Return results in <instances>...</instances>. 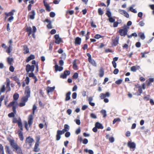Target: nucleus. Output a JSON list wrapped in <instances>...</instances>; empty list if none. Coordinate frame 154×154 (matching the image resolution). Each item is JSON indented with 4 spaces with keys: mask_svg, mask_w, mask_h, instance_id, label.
Here are the masks:
<instances>
[{
    "mask_svg": "<svg viewBox=\"0 0 154 154\" xmlns=\"http://www.w3.org/2000/svg\"><path fill=\"white\" fill-rule=\"evenodd\" d=\"M13 100L7 106V108H10L12 106L18 107L19 104L17 101L19 97V94L15 93L13 95Z\"/></svg>",
    "mask_w": 154,
    "mask_h": 154,
    "instance_id": "f257e3e1",
    "label": "nucleus"
},
{
    "mask_svg": "<svg viewBox=\"0 0 154 154\" xmlns=\"http://www.w3.org/2000/svg\"><path fill=\"white\" fill-rule=\"evenodd\" d=\"M15 12V10H12L11 11L8 13L5 12L4 14L5 15V20L8 17H10L8 19V21L10 22H11L14 19V17L13 16L14 13Z\"/></svg>",
    "mask_w": 154,
    "mask_h": 154,
    "instance_id": "f03ea898",
    "label": "nucleus"
},
{
    "mask_svg": "<svg viewBox=\"0 0 154 154\" xmlns=\"http://www.w3.org/2000/svg\"><path fill=\"white\" fill-rule=\"evenodd\" d=\"M8 140L9 141L11 146L12 147L16 150H17L19 148V146L17 144L15 143L14 139L10 138H8Z\"/></svg>",
    "mask_w": 154,
    "mask_h": 154,
    "instance_id": "7ed1b4c3",
    "label": "nucleus"
},
{
    "mask_svg": "<svg viewBox=\"0 0 154 154\" xmlns=\"http://www.w3.org/2000/svg\"><path fill=\"white\" fill-rule=\"evenodd\" d=\"M29 98L25 96L22 97L20 102V107H23L26 105V103L28 101Z\"/></svg>",
    "mask_w": 154,
    "mask_h": 154,
    "instance_id": "20e7f679",
    "label": "nucleus"
},
{
    "mask_svg": "<svg viewBox=\"0 0 154 154\" xmlns=\"http://www.w3.org/2000/svg\"><path fill=\"white\" fill-rule=\"evenodd\" d=\"M67 131H65L64 130V128L62 130H58L57 131V134L56 135V140L57 141L59 140L61 138V135L64 134L65 132Z\"/></svg>",
    "mask_w": 154,
    "mask_h": 154,
    "instance_id": "39448f33",
    "label": "nucleus"
},
{
    "mask_svg": "<svg viewBox=\"0 0 154 154\" xmlns=\"http://www.w3.org/2000/svg\"><path fill=\"white\" fill-rule=\"evenodd\" d=\"M35 67V66L34 65L31 66L30 65L28 64L26 66V71L27 73L30 71L32 72H33L34 70Z\"/></svg>",
    "mask_w": 154,
    "mask_h": 154,
    "instance_id": "423d86ee",
    "label": "nucleus"
},
{
    "mask_svg": "<svg viewBox=\"0 0 154 154\" xmlns=\"http://www.w3.org/2000/svg\"><path fill=\"white\" fill-rule=\"evenodd\" d=\"M11 107H12V109H13V112H11L8 115V116L9 118H14L15 116V114L16 113V109L18 107L15 106H12Z\"/></svg>",
    "mask_w": 154,
    "mask_h": 154,
    "instance_id": "0eeeda50",
    "label": "nucleus"
},
{
    "mask_svg": "<svg viewBox=\"0 0 154 154\" xmlns=\"http://www.w3.org/2000/svg\"><path fill=\"white\" fill-rule=\"evenodd\" d=\"M54 38L55 39V43L59 44L60 42H63V41L61 38L60 37L59 35L58 34H56L54 35Z\"/></svg>",
    "mask_w": 154,
    "mask_h": 154,
    "instance_id": "6e6552de",
    "label": "nucleus"
},
{
    "mask_svg": "<svg viewBox=\"0 0 154 154\" xmlns=\"http://www.w3.org/2000/svg\"><path fill=\"white\" fill-rule=\"evenodd\" d=\"M30 89L29 86H27L26 87L24 92V94L26 95L25 96L29 98L30 97Z\"/></svg>",
    "mask_w": 154,
    "mask_h": 154,
    "instance_id": "1a4fd4ad",
    "label": "nucleus"
},
{
    "mask_svg": "<svg viewBox=\"0 0 154 154\" xmlns=\"http://www.w3.org/2000/svg\"><path fill=\"white\" fill-rule=\"evenodd\" d=\"M70 73L69 70H65L63 73H61L60 75V78L64 79L66 78L67 76L69 75Z\"/></svg>",
    "mask_w": 154,
    "mask_h": 154,
    "instance_id": "9d476101",
    "label": "nucleus"
},
{
    "mask_svg": "<svg viewBox=\"0 0 154 154\" xmlns=\"http://www.w3.org/2000/svg\"><path fill=\"white\" fill-rule=\"evenodd\" d=\"M119 36L118 35L115 38L114 40H112V45L113 46H116L119 44Z\"/></svg>",
    "mask_w": 154,
    "mask_h": 154,
    "instance_id": "9b49d317",
    "label": "nucleus"
},
{
    "mask_svg": "<svg viewBox=\"0 0 154 154\" xmlns=\"http://www.w3.org/2000/svg\"><path fill=\"white\" fill-rule=\"evenodd\" d=\"M128 146L130 149H133L134 150L136 148V144L134 142H131L129 141L128 143Z\"/></svg>",
    "mask_w": 154,
    "mask_h": 154,
    "instance_id": "f8f14e48",
    "label": "nucleus"
},
{
    "mask_svg": "<svg viewBox=\"0 0 154 154\" xmlns=\"http://www.w3.org/2000/svg\"><path fill=\"white\" fill-rule=\"evenodd\" d=\"M110 95V93L109 92H106L105 94L103 93H101L100 94V97L101 99H103L106 97H109Z\"/></svg>",
    "mask_w": 154,
    "mask_h": 154,
    "instance_id": "ddd939ff",
    "label": "nucleus"
},
{
    "mask_svg": "<svg viewBox=\"0 0 154 154\" xmlns=\"http://www.w3.org/2000/svg\"><path fill=\"white\" fill-rule=\"evenodd\" d=\"M33 118L32 114L29 115L28 118V123L29 127H30L32 123V120Z\"/></svg>",
    "mask_w": 154,
    "mask_h": 154,
    "instance_id": "4468645a",
    "label": "nucleus"
},
{
    "mask_svg": "<svg viewBox=\"0 0 154 154\" xmlns=\"http://www.w3.org/2000/svg\"><path fill=\"white\" fill-rule=\"evenodd\" d=\"M43 3L47 11L49 12L51 11V8L49 5L47 3L45 0H44Z\"/></svg>",
    "mask_w": 154,
    "mask_h": 154,
    "instance_id": "2eb2a0df",
    "label": "nucleus"
},
{
    "mask_svg": "<svg viewBox=\"0 0 154 154\" xmlns=\"http://www.w3.org/2000/svg\"><path fill=\"white\" fill-rule=\"evenodd\" d=\"M33 141V139L30 136L26 138V143L29 144L30 145Z\"/></svg>",
    "mask_w": 154,
    "mask_h": 154,
    "instance_id": "dca6fc26",
    "label": "nucleus"
},
{
    "mask_svg": "<svg viewBox=\"0 0 154 154\" xmlns=\"http://www.w3.org/2000/svg\"><path fill=\"white\" fill-rule=\"evenodd\" d=\"M55 70L56 72L59 71L60 72L63 69V67L62 66H59L57 64H56L55 66Z\"/></svg>",
    "mask_w": 154,
    "mask_h": 154,
    "instance_id": "f3484780",
    "label": "nucleus"
},
{
    "mask_svg": "<svg viewBox=\"0 0 154 154\" xmlns=\"http://www.w3.org/2000/svg\"><path fill=\"white\" fill-rule=\"evenodd\" d=\"M81 38L79 37H77L75 39V45H80L81 42Z\"/></svg>",
    "mask_w": 154,
    "mask_h": 154,
    "instance_id": "a211bd4d",
    "label": "nucleus"
},
{
    "mask_svg": "<svg viewBox=\"0 0 154 154\" xmlns=\"http://www.w3.org/2000/svg\"><path fill=\"white\" fill-rule=\"evenodd\" d=\"M119 32L120 35L121 36H125L127 35L128 32H125V31L123 30V29H120L119 30Z\"/></svg>",
    "mask_w": 154,
    "mask_h": 154,
    "instance_id": "6ab92c4d",
    "label": "nucleus"
},
{
    "mask_svg": "<svg viewBox=\"0 0 154 154\" xmlns=\"http://www.w3.org/2000/svg\"><path fill=\"white\" fill-rule=\"evenodd\" d=\"M29 14V18L33 20L35 18V11L32 10L30 12Z\"/></svg>",
    "mask_w": 154,
    "mask_h": 154,
    "instance_id": "aec40b11",
    "label": "nucleus"
},
{
    "mask_svg": "<svg viewBox=\"0 0 154 154\" xmlns=\"http://www.w3.org/2000/svg\"><path fill=\"white\" fill-rule=\"evenodd\" d=\"M71 94L70 91L68 92L66 94V98L65 100V101H67L70 99L71 97L70 95Z\"/></svg>",
    "mask_w": 154,
    "mask_h": 154,
    "instance_id": "412c9836",
    "label": "nucleus"
},
{
    "mask_svg": "<svg viewBox=\"0 0 154 154\" xmlns=\"http://www.w3.org/2000/svg\"><path fill=\"white\" fill-rule=\"evenodd\" d=\"M95 126L98 129H103V126L102 124L98 122L95 123Z\"/></svg>",
    "mask_w": 154,
    "mask_h": 154,
    "instance_id": "4be33fe9",
    "label": "nucleus"
},
{
    "mask_svg": "<svg viewBox=\"0 0 154 154\" xmlns=\"http://www.w3.org/2000/svg\"><path fill=\"white\" fill-rule=\"evenodd\" d=\"M35 58V57L34 55L33 54H31L30 56L28 57L26 60V62H28L31 60L34 59Z\"/></svg>",
    "mask_w": 154,
    "mask_h": 154,
    "instance_id": "5701e85b",
    "label": "nucleus"
},
{
    "mask_svg": "<svg viewBox=\"0 0 154 154\" xmlns=\"http://www.w3.org/2000/svg\"><path fill=\"white\" fill-rule=\"evenodd\" d=\"M55 88V86H54L52 87H48L47 90L48 93V94L49 93L53 92V91L54 90Z\"/></svg>",
    "mask_w": 154,
    "mask_h": 154,
    "instance_id": "b1692460",
    "label": "nucleus"
},
{
    "mask_svg": "<svg viewBox=\"0 0 154 154\" xmlns=\"http://www.w3.org/2000/svg\"><path fill=\"white\" fill-rule=\"evenodd\" d=\"M134 5H132L130 7L129 10L131 12L134 13H137V10L133 8L134 7Z\"/></svg>",
    "mask_w": 154,
    "mask_h": 154,
    "instance_id": "393cba45",
    "label": "nucleus"
},
{
    "mask_svg": "<svg viewBox=\"0 0 154 154\" xmlns=\"http://www.w3.org/2000/svg\"><path fill=\"white\" fill-rule=\"evenodd\" d=\"M12 122L13 123H17L18 126L19 127V119H18L17 118L14 117L13 119Z\"/></svg>",
    "mask_w": 154,
    "mask_h": 154,
    "instance_id": "a878e982",
    "label": "nucleus"
},
{
    "mask_svg": "<svg viewBox=\"0 0 154 154\" xmlns=\"http://www.w3.org/2000/svg\"><path fill=\"white\" fill-rule=\"evenodd\" d=\"M13 61V59L12 58L9 57L7 58V62L10 65H12V62Z\"/></svg>",
    "mask_w": 154,
    "mask_h": 154,
    "instance_id": "bb28decb",
    "label": "nucleus"
},
{
    "mask_svg": "<svg viewBox=\"0 0 154 154\" xmlns=\"http://www.w3.org/2000/svg\"><path fill=\"white\" fill-rule=\"evenodd\" d=\"M11 79L15 81L19 85V80L17 76H12L11 77Z\"/></svg>",
    "mask_w": 154,
    "mask_h": 154,
    "instance_id": "cd10ccee",
    "label": "nucleus"
},
{
    "mask_svg": "<svg viewBox=\"0 0 154 154\" xmlns=\"http://www.w3.org/2000/svg\"><path fill=\"white\" fill-rule=\"evenodd\" d=\"M138 35L142 40H144L145 38L144 34L143 33L140 32L139 33Z\"/></svg>",
    "mask_w": 154,
    "mask_h": 154,
    "instance_id": "c85d7f7f",
    "label": "nucleus"
},
{
    "mask_svg": "<svg viewBox=\"0 0 154 154\" xmlns=\"http://www.w3.org/2000/svg\"><path fill=\"white\" fill-rule=\"evenodd\" d=\"M12 50V47L11 46H9L6 50V52L8 54H10L11 51Z\"/></svg>",
    "mask_w": 154,
    "mask_h": 154,
    "instance_id": "c756f323",
    "label": "nucleus"
},
{
    "mask_svg": "<svg viewBox=\"0 0 154 154\" xmlns=\"http://www.w3.org/2000/svg\"><path fill=\"white\" fill-rule=\"evenodd\" d=\"M104 74V71L103 69H100L99 71V75L100 77H102L103 76Z\"/></svg>",
    "mask_w": 154,
    "mask_h": 154,
    "instance_id": "7c9ffc66",
    "label": "nucleus"
},
{
    "mask_svg": "<svg viewBox=\"0 0 154 154\" xmlns=\"http://www.w3.org/2000/svg\"><path fill=\"white\" fill-rule=\"evenodd\" d=\"M100 112L102 114H103V118H105L106 117V116H107V115H106V112L105 110L102 109L101 110Z\"/></svg>",
    "mask_w": 154,
    "mask_h": 154,
    "instance_id": "2f4dec72",
    "label": "nucleus"
},
{
    "mask_svg": "<svg viewBox=\"0 0 154 154\" xmlns=\"http://www.w3.org/2000/svg\"><path fill=\"white\" fill-rule=\"evenodd\" d=\"M5 149H6V152L8 154H11V150L9 146H5Z\"/></svg>",
    "mask_w": 154,
    "mask_h": 154,
    "instance_id": "473e14b6",
    "label": "nucleus"
},
{
    "mask_svg": "<svg viewBox=\"0 0 154 154\" xmlns=\"http://www.w3.org/2000/svg\"><path fill=\"white\" fill-rule=\"evenodd\" d=\"M88 61L91 63L93 66H97V63L94 60L91 59V60H88Z\"/></svg>",
    "mask_w": 154,
    "mask_h": 154,
    "instance_id": "72a5a7b5",
    "label": "nucleus"
},
{
    "mask_svg": "<svg viewBox=\"0 0 154 154\" xmlns=\"http://www.w3.org/2000/svg\"><path fill=\"white\" fill-rule=\"evenodd\" d=\"M85 152H88L90 154H94L93 151L91 149L88 150L87 149H85L84 150Z\"/></svg>",
    "mask_w": 154,
    "mask_h": 154,
    "instance_id": "f704fd0d",
    "label": "nucleus"
},
{
    "mask_svg": "<svg viewBox=\"0 0 154 154\" xmlns=\"http://www.w3.org/2000/svg\"><path fill=\"white\" fill-rule=\"evenodd\" d=\"M0 154H5L3 147L1 144H0Z\"/></svg>",
    "mask_w": 154,
    "mask_h": 154,
    "instance_id": "c9c22d12",
    "label": "nucleus"
},
{
    "mask_svg": "<svg viewBox=\"0 0 154 154\" xmlns=\"http://www.w3.org/2000/svg\"><path fill=\"white\" fill-rule=\"evenodd\" d=\"M64 130L65 131H68L70 129L69 126L67 124H65L64 125Z\"/></svg>",
    "mask_w": 154,
    "mask_h": 154,
    "instance_id": "e433bc0d",
    "label": "nucleus"
},
{
    "mask_svg": "<svg viewBox=\"0 0 154 154\" xmlns=\"http://www.w3.org/2000/svg\"><path fill=\"white\" fill-rule=\"evenodd\" d=\"M106 14L108 18L111 17V13L109 9L106 11Z\"/></svg>",
    "mask_w": 154,
    "mask_h": 154,
    "instance_id": "4c0bfd02",
    "label": "nucleus"
},
{
    "mask_svg": "<svg viewBox=\"0 0 154 154\" xmlns=\"http://www.w3.org/2000/svg\"><path fill=\"white\" fill-rule=\"evenodd\" d=\"M77 67L76 62L75 60L73 63V67L74 69H76Z\"/></svg>",
    "mask_w": 154,
    "mask_h": 154,
    "instance_id": "58836bf2",
    "label": "nucleus"
},
{
    "mask_svg": "<svg viewBox=\"0 0 154 154\" xmlns=\"http://www.w3.org/2000/svg\"><path fill=\"white\" fill-rule=\"evenodd\" d=\"M98 14L100 15H102L104 13L103 11L100 8H98Z\"/></svg>",
    "mask_w": 154,
    "mask_h": 154,
    "instance_id": "ea45409f",
    "label": "nucleus"
},
{
    "mask_svg": "<svg viewBox=\"0 0 154 154\" xmlns=\"http://www.w3.org/2000/svg\"><path fill=\"white\" fill-rule=\"evenodd\" d=\"M54 43L53 42H50L49 47V50H50L51 51L52 50L53 48V45H54Z\"/></svg>",
    "mask_w": 154,
    "mask_h": 154,
    "instance_id": "a19ab883",
    "label": "nucleus"
},
{
    "mask_svg": "<svg viewBox=\"0 0 154 154\" xmlns=\"http://www.w3.org/2000/svg\"><path fill=\"white\" fill-rule=\"evenodd\" d=\"M121 121V119L119 118H116L113 121V124H115L117 122H119Z\"/></svg>",
    "mask_w": 154,
    "mask_h": 154,
    "instance_id": "79ce46f5",
    "label": "nucleus"
},
{
    "mask_svg": "<svg viewBox=\"0 0 154 154\" xmlns=\"http://www.w3.org/2000/svg\"><path fill=\"white\" fill-rule=\"evenodd\" d=\"M108 20L111 23L114 22L115 20V19L112 17L109 18Z\"/></svg>",
    "mask_w": 154,
    "mask_h": 154,
    "instance_id": "37998d69",
    "label": "nucleus"
},
{
    "mask_svg": "<svg viewBox=\"0 0 154 154\" xmlns=\"http://www.w3.org/2000/svg\"><path fill=\"white\" fill-rule=\"evenodd\" d=\"M23 133L22 131H20V140L23 141Z\"/></svg>",
    "mask_w": 154,
    "mask_h": 154,
    "instance_id": "c03bdc74",
    "label": "nucleus"
},
{
    "mask_svg": "<svg viewBox=\"0 0 154 154\" xmlns=\"http://www.w3.org/2000/svg\"><path fill=\"white\" fill-rule=\"evenodd\" d=\"M78 77V74L77 72H75L74 73L72 76V77L73 79H76Z\"/></svg>",
    "mask_w": 154,
    "mask_h": 154,
    "instance_id": "a18cd8bd",
    "label": "nucleus"
},
{
    "mask_svg": "<svg viewBox=\"0 0 154 154\" xmlns=\"http://www.w3.org/2000/svg\"><path fill=\"white\" fill-rule=\"evenodd\" d=\"M122 82V80L121 79H119L116 81L115 82V83L117 85H120L121 84Z\"/></svg>",
    "mask_w": 154,
    "mask_h": 154,
    "instance_id": "49530a36",
    "label": "nucleus"
},
{
    "mask_svg": "<svg viewBox=\"0 0 154 154\" xmlns=\"http://www.w3.org/2000/svg\"><path fill=\"white\" fill-rule=\"evenodd\" d=\"M139 89L138 91L139 92V94H138V96L140 95L142 93L143 91L142 89V88L140 86L138 87Z\"/></svg>",
    "mask_w": 154,
    "mask_h": 154,
    "instance_id": "de8ad7c7",
    "label": "nucleus"
},
{
    "mask_svg": "<svg viewBox=\"0 0 154 154\" xmlns=\"http://www.w3.org/2000/svg\"><path fill=\"white\" fill-rule=\"evenodd\" d=\"M119 12L120 13L122 14V15H124V14L125 13L126 11L124 10H122L121 9H119Z\"/></svg>",
    "mask_w": 154,
    "mask_h": 154,
    "instance_id": "09e8293b",
    "label": "nucleus"
},
{
    "mask_svg": "<svg viewBox=\"0 0 154 154\" xmlns=\"http://www.w3.org/2000/svg\"><path fill=\"white\" fill-rule=\"evenodd\" d=\"M131 70L133 72H135L137 70L136 67L135 66H132L131 69Z\"/></svg>",
    "mask_w": 154,
    "mask_h": 154,
    "instance_id": "8fccbe9b",
    "label": "nucleus"
},
{
    "mask_svg": "<svg viewBox=\"0 0 154 154\" xmlns=\"http://www.w3.org/2000/svg\"><path fill=\"white\" fill-rule=\"evenodd\" d=\"M5 86L4 85H3L1 88L0 91L2 92H4L5 91Z\"/></svg>",
    "mask_w": 154,
    "mask_h": 154,
    "instance_id": "3c124183",
    "label": "nucleus"
},
{
    "mask_svg": "<svg viewBox=\"0 0 154 154\" xmlns=\"http://www.w3.org/2000/svg\"><path fill=\"white\" fill-rule=\"evenodd\" d=\"M129 28V27L128 26H126L125 25H124V26L123 28L122 29L123 30L125 31V32H128V29Z\"/></svg>",
    "mask_w": 154,
    "mask_h": 154,
    "instance_id": "603ef678",
    "label": "nucleus"
},
{
    "mask_svg": "<svg viewBox=\"0 0 154 154\" xmlns=\"http://www.w3.org/2000/svg\"><path fill=\"white\" fill-rule=\"evenodd\" d=\"M103 37V36L101 35L100 34H97L95 35L94 38L96 39H99L100 38H102V37Z\"/></svg>",
    "mask_w": 154,
    "mask_h": 154,
    "instance_id": "864d4df0",
    "label": "nucleus"
},
{
    "mask_svg": "<svg viewBox=\"0 0 154 154\" xmlns=\"http://www.w3.org/2000/svg\"><path fill=\"white\" fill-rule=\"evenodd\" d=\"M77 94L76 92H74L72 95V98L73 99H75L77 97Z\"/></svg>",
    "mask_w": 154,
    "mask_h": 154,
    "instance_id": "5fc2aeb1",
    "label": "nucleus"
},
{
    "mask_svg": "<svg viewBox=\"0 0 154 154\" xmlns=\"http://www.w3.org/2000/svg\"><path fill=\"white\" fill-rule=\"evenodd\" d=\"M91 26L92 27L96 28L97 27V26L94 24V22L92 20H91Z\"/></svg>",
    "mask_w": 154,
    "mask_h": 154,
    "instance_id": "6e6d98bb",
    "label": "nucleus"
},
{
    "mask_svg": "<svg viewBox=\"0 0 154 154\" xmlns=\"http://www.w3.org/2000/svg\"><path fill=\"white\" fill-rule=\"evenodd\" d=\"M24 53L25 54H27L29 52V49L26 47V48H24Z\"/></svg>",
    "mask_w": 154,
    "mask_h": 154,
    "instance_id": "4d7b16f0",
    "label": "nucleus"
},
{
    "mask_svg": "<svg viewBox=\"0 0 154 154\" xmlns=\"http://www.w3.org/2000/svg\"><path fill=\"white\" fill-rule=\"evenodd\" d=\"M4 95H2L0 96V107L2 105V102L4 100Z\"/></svg>",
    "mask_w": 154,
    "mask_h": 154,
    "instance_id": "13d9d810",
    "label": "nucleus"
},
{
    "mask_svg": "<svg viewBox=\"0 0 154 154\" xmlns=\"http://www.w3.org/2000/svg\"><path fill=\"white\" fill-rule=\"evenodd\" d=\"M90 117L91 118L94 119H96L97 118L96 115L93 113H91V114Z\"/></svg>",
    "mask_w": 154,
    "mask_h": 154,
    "instance_id": "bf43d9fd",
    "label": "nucleus"
},
{
    "mask_svg": "<svg viewBox=\"0 0 154 154\" xmlns=\"http://www.w3.org/2000/svg\"><path fill=\"white\" fill-rule=\"evenodd\" d=\"M6 88L8 90V91H9L11 90V88L10 87V83H7L6 84Z\"/></svg>",
    "mask_w": 154,
    "mask_h": 154,
    "instance_id": "052dcab7",
    "label": "nucleus"
},
{
    "mask_svg": "<svg viewBox=\"0 0 154 154\" xmlns=\"http://www.w3.org/2000/svg\"><path fill=\"white\" fill-rule=\"evenodd\" d=\"M55 14L54 12H51L50 13V16L51 17H54L55 16Z\"/></svg>",
    "mask_w": 154,
    "mask_h": 154,
    "instance_id": "680f3d73",
    "label": "nucleus"
},
{
    "mask_svg": "<svg viewBox=\"0 0 154 154\" xmlns=\"http://www.w3.org/2000/svg\"><path fill=\"white\" fill-rule=\"evenodd\" d=\"M29 77H32L33 78H34L35 76V75L34 74L33 72H31V73H29Z\"/></svg>",
    "mask_w": 154,
    "mask_h": 154,
    "instance_id": "e2e57ef3",
    "label": "nucleus"
},
{
    "mask_svg": "<svg viewBox=\"0 0 154 154\" xmlns=\"http://www.w3.org/2000/svg\"><path fill=\"white\" fill-rule=\"evenodd\" d=\"M65 137H69L70 135V133L69 132L67 131L65 134Z\"/></svg>",
    "mask_w": 154,
    "mask_h": 154,
    "instance_id": "0e129e2a",
    "label": "nucleus"
},
{
    "mask_svg": "<svg viewBox=\"0 0 154 154\" xmlns=\"http://www.w3.org/2000/svg\"><path fill=\"white\" fill-rule=\"evenodd\" d=\"M150 98V96L148 95L145 97H144L143 98L144 100H145L146 101L149 100Z\"/></svg>",
    "mask_w": 154,
    "mask_h": 154,
    "instance_id": "69168bd1",
    "label": "nucleus"
},
{
    "mask_svg": "<svg viewBox=\"0 0 154 154\" xmlns=\"http://www.w3.org/2000/svg\"><path fill=\"white\" fill-rule=\"evenodd\" d=\"M25 82L26 84L28 85L29 82V78L28 76H27L25 79Z\"/></svg>",
    "mask_w": 154,
    "mask_h": 154,
    "instance_id": "338daca9",
    "label": "nucleus"
},
{
    "mask_svg": "<svg viewBox=\"0 0 154 154\" xmlns=\"http://www.w3.org/2000/svg\"><path fill=\"white\" fill-rule=\"evenodd\" d=\"M88 142V140L86 138H85L82 141V143L84 144H86Z\"/></svg>",
    "mask_w": 154,
    "mask_h": 154,
    "instance_id": "774afa93",
    "label": "nucleus"
}]
</instances>
